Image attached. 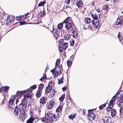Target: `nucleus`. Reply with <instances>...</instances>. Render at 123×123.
I'll list each match as a JSON object with an SVG mask.
<instances>
[{
    "label": "nucleus",
    "mask_w": 123,
    "mask_h": 123,
    "mask_svg": "<svg viewBox=\"0 0 123 123\" xmlns=\"http://www.w3.org/2000/svg\"><path fill=\"white\" fill-rule=\"evenodd\" d=\"M26 91H17L16 93V96L18 98H21L22 95L25 93Z\"/></svg>",
    "instance_id": "a211bd4d"
},
{
    "label": "nucleus",
    "mask_w": 123,
    "mask_h": 123,
    "mask_svg": "<svg viewBox=\"0 0 123 123\" xmlns=\"http://www.w3.org/2000/svg\"><path fill=\"white\" fill-rule=\"evenodd\" d=\"M15 108V109L14 111V115L16 117H17L18 115V114L20 112V110L18 108V109H16V107Z\"/></svg>",
    "instance_id": "b1692460"
},
{
    "label": "nucleus",
    "mask_w": 123,
    "mask_h": 123,
    "mask_svg": "<svg viewBox=\"0 0 123 123\" xmlns=\"http://www.w3.org/2000/svg\"><path fill=\"white\" fill-rule=\"evenodd\" d=\"M67 86H65V87H63L62 88V90L63 91H66V90L67 89Z\"/></svg>",
    "instance_id": "052dcab7"
},
{
    "label": "nucleus",
    "mask_w": 123,
    "mask_h": 123,
    "mask_svg": "<svg viewBox=\"0 0 123 123\" xmlns=\"http://www.w3.org/2000/svg\"><path fill=\"white\" fill-rule=\"evenodd\" d=\"M55 89L53 90L52 91L50 92L49 96V97L51 98L54 96L55 94Z\"/></svg>",
    "instance_id": "a878e982"
},
{
    "label": "nucleus",
    "mask_w": 123,
    "mask_h": 123,
    "mask_svg": "<svg viewBox=\"0 0 123 123\" xmlns=\"http://www.w3.org/2000/svg\"><path fill=\"white\" fill-rule=\"evenodd\" d=\"M6 19V23L8 25H10L12 23H13L15 20V17L13 16H7Z\"/></svg>",
    "instance_id": "6e6552de"
},
{
    "label": "nucleus",
    "mask_w": 123,
    "mask_h": 123,
    "mask_svg": "<svg viewBox=\"0 0 123 123\" xmlns=\"http://www.w3.org/2000/svg\"><path fill=\"white\" fill-rule=\"evenodd\" d=\"M63 22V23L66 24L65 27L69 32H71L75 27L72 20L69 17H68Z\"/></svg>",
    "instance_id": "f257e3e1"
},
{
    "label": "nucleus",
    "mask_w": 123,
    "mask_h": 123,
    "mask_svg": "<svg viewBox=\"0 0 123 123\" xmlns=\"http://www.w3.org/2000/svg\"><path fill=\"white\" fill-rule=\"evenodd\" d=\"M23 103V102H22V103L19 104L18 105V109L20 110V115L25 114L26 111L25 109L27 106V104L26 103Z\"/></svg>",
    "instance_id": "f03ea898"
},
{
    "label": "nucleus",
    "mask_w": 123,
    "mask_h": 123,
    "mask_svg": "<svg viewBox=\"0 0 123 123\" xmlns=\"http://www.w3.org/2000/svg\"><path fill=\"white\" fill-rule=\"evenodd\" d=\"M106 105L105 103L103 104L102 105H101L99 106V109H103Z\"/></svg>",
    "instance_id": "c03bdc74"
},
{
    "label": "nucleus",
    "mask_w": 123,
    "mask_h": 123,
    "mask_svg": "<svg viewBox=\"0 0 123 123\" xmlns=\"http://www.w3.org/2000/svg\"><path fill=\"white\" fill-rule=\"evenodd\" d=\"M33 90L32 89V88H31V87L30 88L28 89L27 90H24V91H25V93L26 92H28V93L29 92H31Z\"/></svg>",
    "instance_id": "49530a36"
},
{
    "label": "nucleus",
    "mask_w": 123,
    "mask_h": 123,
    "mask_svg": "<svg viewBox=\"0 0 123 123\" xmlns=\"http://www.w3.org/2000/svg\"><path fill=\"white\" fill-rule=\"evenodd\" d=\"M109 7L108 5H105L103 6V9L106 11H107Z\"/></svg>",
    "instance_id": "72a5a7b5"
},
{
    "label": "nucleus",
    "mask_w": 123,
    "mask_h": 123,
    "mask_svg": "<svg viewBox=\"0 0 123 123\" xmlns=\"http://www.w3.org/2000/svg\"><path fill=\"white\" fill-rule=\"evenodd\" d=\"M52 81H50L48 83V86H52Z\"/></svg>",
    "instance_id": "4d7b16f0"
},
{
    "label": "nucleus",
    "mask_w": 123,
    "mask_h": 123,
    "mask_svg": "<svg viewBox=\"0 0 123 123\" xmlns=\"http://www.w3.org/2000/svg\"><path fill=\"white\" fill-rule=\"evenodd\" d=\"M31 88H32V89H36L37 87V86L36 85H34L31 87Z\"/></svg>",
    "instance_id": "6e6d98bb"
},
{
    "label": "nucleus",
    "mask_w": 123,
    "mask_h": 123,
    "mask_svg": "<svg viewBox=\"0 0 123 123\" xmlns=\"http://www.w3.org/2000/svg\"><path fill=\"white\" fill-rule=\"evenodd\" d=\"M59 42L60 45L63 44L65 43L64 42V39H61L59 40Z\"/></svg>",
    "instance_id": "a18cd8bd"
},
{
    "label": "nucleus",
    "mask_w": 123,
    "mask_h": 123,
    "mask_svg": "<svg viewBox=\"0 0 123 123\" xmlns=\"http://www.w3.org/2000/svg\"><path fill=\"white\" fill-rule=\"evenodd\" d=\"M44 85L43 84L41 83L38 85V90L42 91V90L43 88Z\"/></svg>",
    "instance_id": "2f4dec72"
},
{
    "label": "nucleus",
    "mask_w": 123,
    "mask_h": 123,
    "mask_svg": "<svg viewBox=\"0 0 123 123\" xmlns=\"http://www.w3.org/2000/svg\"><path fill=\"white\" fill-rule=\"evenodd\" d=\"M68 46V43H65L61 45H59V50L61 52H63L67 48Z\"/></svg>",
    "instance_id": "ddd939ff"
},
{
    "label": "nucleus",
    "mask_w": 123,
    "mask_h": 123,
    "mask_svg": "<svg viewBox=\"0 0 123 123\" xmlns=\"http://www.w3.org/2000/svg\"><path fill=\"white\" fill-rule=\"evenodd\" d=\"M83 3L82 0H78L76 3V5L80 9H82L83 7Z\"/></svg>",
    "instance_id": "2eb2a0df"
},
{
    "label": "nucleus",
    "mask_w": 123,
    "mask_h": 123,
    "mask_svg": "<svg viewBox=\"0 0 123 123\" xmlns=\"http://www.w3.org/2000/svg\"><path fill=\"white\" fill-rule=\"evenodd\" d=\"M53 117L55 120V121L57 120L58 119V118H59V117H57L55 114H54Z\"/></svg>",
    "instance_id": "864d4df0"
},
{
    "label": "nucleus",
    "mask_w": 123,
    "mask_h": 123,
    "mask_svg": "<svg viewBox=\"0 0 123 123\" xmlns=\"http://www.w3.org/2000/svg\"><path fill=\"white\" fill-rule=\"evenodd\" d=\"M29 13H27L25 15H23L22 16V17H26L27 16V15L29 14Z\"/></svg>",
    "instance_id": "338daca9"
},
{
    "label": "nucleus",
    "mask_w": 123,
    "mask_h": 123,
    "mask_svg": "<svg viewBox=\"0 0 123 123\" xmlns=\"http://www.w3.org/2000/svg\"><path fill=\"white\" fill-rule=\"evenodd\" d=\"M92 27H93V25H92V26H88V28L91 30H93L94 29H93Z\"/></svg>",
    "instance_id": "680f3d73"
},
{
    "label": "nucleus",
    "mask_w": 123,
    "mask_h": 123,
    "mask_svg": "<svg viewBox=\"0 0 123 123\" xmlns=\"http://www.w3.org/2000/svg\"><path fill=\"white\" fill-rule=\"evenodd\" d=\"M116 95H115L112 98L110 101L108 107L106 108V111L107 112L110 111L112 110L114 106L115 101L116 98Z\"/></svg>",
    "instance_id": "7ed1b4c3"
},
{
    "label": "nucleus",
    "mask_w": 123,
    "mask_h": 123,
    "mask_svg": "<svg viewBox=\"0 0 123 123\" xmlns=\"http://www.w3.org/2000/svg\"><path fill=\"white\" fill-rule=\"evenodd\" d=\"M46 14V13L44 11V10L43 11H41L39 13L40 17H43V16L45 15Z\"/></svg>",
    "instance_id": "473e14b6"
},
{
    "label": "nucleus",
    "mask_w": 123,
    "mask_h": 123,
    "mask_svg": "<svg viewBox=\"0 0 123 123\" xmlns=\"http://www.w3.org/2000/svg\"><path fill=\"white\" fill-rule=\"evenodd\" d=\"M119 40L123 44V37H122L121 39H120Z\"/></svg>",
    "instance_id": "774afa93"
},
{
    "label": "nucleus",
    "mask_w": 123,
    "mask_h": 123,
    "mask_svg": "<svg viewBox=\"0 0 123 123\" xmlns=\"http://www.w3.org/2000/svg\"><path fill=\"white\" fill-rule=\"evenodd\" d=\"M121 35L120 34V32H119L118 34L117 35V37L119 39V40L120 39V38H121Z\"/></svg>",
    "instance_id": "e2e57ef3"
},
{
    "label": "nucleus",
    "mask_w": 123,
    "mask_h": 123,
    "mask_svg": "<svg viewBox=\"0 0 123 123\" xmlns=\"http://www.w3.org/2000/svg\"><path fill=\"white\" fill-rule=\"evenodd\" d=\"M43 74H44L43 75V76L39 80L40 81H42L43 80L46 79L47 78L45 73Z\"/></svg>",
    "instance_id": "a19ab883"
},
{
    "label": "nucleus",
    "mask_w": 123,
    "mask_h": 123,
    "mask_svg": "<svg viewBox=\"0 0 123 123\" xmlns=\"http://www.w3.org/2000/svg\"><path fill=\"white\" fill-rule=\"evenodd\" d=\"M27 116L25 114L23 115H20L19 116V117L22 119V120L25 119L27 117Z\"/></svg>",
    "instance_id": "c9c22d12"
},
{
    "label": "nucleus",
    "mask_w": 123,
    "mask_h": 123,
    "mask_svg": "<svg viewBox=\"0 0 123 123\" xmlns=\"http://www.w3.org/2000/svg\"><path fill=\"white\" fill-rule=\"evenodd\" d=\"M65 94H63L62 96L59 98V100L60 102H62L64 99L65 98Z\"/></svg>",
    "instance_id": "f704fd0d"
},
{
    "label": "nucleus",
    "mask_w": 123,
    "mask_h": 123,
    "mask_svg": "<svg viewBox=\"0 0 123 123\" xmlns=\"http://www.w3.org/2000/svg\"><path fill=\"white\" fill-rule=\"evenodd\" d=\"M92 24L93 25V28L95 29H98V28H99L101 25L100 22L99 21L98 19L95 20H92Z\"/></svg>",
    "instance_id": "0eeeda50"
},
{
    "label": "nucleus",
    "mask_w": 123,
    "mask_h": 123,
    "mask_svg": "<svg viewBox=\"0 0 123 123\" xmlns=\"http://www.w3.org/2000/svg\"><path fill=\"white\" fill-rule=\"evenodd\" d=\"M123 105V100L120 98L119 101L118 103L117 104L118 106L119 107H123L122 105Z\"/></svg>",
    "instance_id": "c756f323"
},
{
    "label": "nucleus",
    "mask_w": 123,
    "mask_h": 123,
    "mask_svg": "<svg viewBox=\"0 0 123 123\" xmlns=\"http://www.w3.org/2000/svg\"><path fill=\"white\" fill-rule=\"evenodd\" d=\"M60 62V60L59 59H57L56 62V63L55 64V68L57 66H58L59 63Z\"/></svg>",
    "instance_id": "de8ad7c7"
},
{
    "label": "nucleus",
    "mask_w": 123,
    "mask_h": 123,
    "mask_svg": "<svg viewBox=\"0 0 123 123\" xmlns=\"http://www.w3.org/2000/svg\"><path fill=\"white\" fill-rule=\"evenodd\" d=\"M16 20H21L22 19V17L21 16H17L16 17Z\"/></svg>",
    "instance_id": "8fccbe9b"
},
{
    "label": "nucleus",
    "mask_w": 123,
    "mask_h": 123,
    "mask_svg": "<svg viewBox=\"0 0 123 123\" xmlns=\"http://www.w3.org/2000/svg\"><path fill=\"white\" fill-rule=\"evenodd\" d=\"M26 24L25 21H21L20 22V25H23Z\"/></svg>",
    "instance_id": "13d9d810"
},
{
    "label": "nucleus",
    "mask_w": 123,
    "mask_h": 123,
    "mask_svg": "<svg viewBox=\"0 0 123 123\" xmlns=\"http://www.w3.org/2000/svg\"><path fill=\"white\" fill-rule=\"evenodd\" d=\"M9 87L8 86H4V92H6L7 91H8L9 90Z\"/></svg>",
    "instance_id": "5fc2aeb1"
},
{
    "label": "nucleus",
    "mask_w": 123,
    "mask_h": 123,
    "mask_svg": "<svg viewBox=\"0 0 123 123\" xmlns=\"http://www.w3.org/2000/svg\"><path fill=\"white\" fill-rule=\"evenodd\" d=\"M63 78H61L60 79H58V84H60L63 83Z\"/></svg>",
    "instance_id": "ea45409f"
},
{
    "label": "nucleus",
    "mask_w": 123,
    "mask_h": 123,
    "mask_svg": "<svg viewBox=\"0 0 123 123\" xmlns=\"http://www.w3.org/2000/svg\"><path fill=\"white\" fill-rule=\"evenodd\" d=\"M112 118L107 116H105L103 118L101 122L102 123H112Z\"/></svg>",
    "instance_id": "f8f14e48"
},
{
    "label": "nucleus",
    "mask_w": 123,
    "mask_h": 123,
    "mask_svg": "<svg viewBox=\"0 0 123 123\" xmlns=\"http://www.w3.org/2000/svg\"><path fill=\"white\" fill-rule=\"evenodd\" d=\"M89 14L91 15V17L93 19V20H95L98 19V15L95 13L90 12Z\"/></svg>",
    "instance_id": "412c9836"
},
{
    "label": "nucleus",
    "mask_w": 123,
    "mask_h": 123,
    "mask_svg": "<svg viewBox=\"0 0 123 123\" xmlns=\"http://www.w3.org/2000/svg\"><path fill=\"white\" fill-rule=\"evenodd\" d=\"M111 115L112 117H114L117 115L116 111L114 109H112L111 111Z\"/></svg>",
    "instance_id": "aec40b11"
},
{
    "label": "nucleus",
    "mask_w": 123,
    "mask_h": 123,
    "mask_svg": "<svg viewBox=\"0 0 123 123\" xmlns=\"http://www.w3.org/2000/svg\"><path fill=\"white\" fill-rule=\"evenodd\" d=\"M72 62L70 60H68L67 62V64L68 66V67H70L72 64Z\"/></svg>",
    "instance_id": "37998d69"
},
{
    "label": "nucleus",
    "mask_w": 123,
    "mask_h": 123,
    "mask_svg": "<svg viewBox=\"0 0 123 123\" xmlns=\"http://www.w3.org/2000/svg\"><path fill=\"white\" fill-rule=\"evenodd\" d=\"M120 0H113V3L114 4H116L119 2Z\"/></svg>",
    "instance_id": "3c124183"
},
{
    "label": "nucleus",
    "mask_w": 123,
    "mask_h": 123,
    "mask_svg": "<svg viewBox=\"0 0 123 123\" xmlns=\"http://www.w3.org/2000/svg\"><path fill=\"white\" fill-rule=\"evenodd\" d=\"M14 99H9L8 101V109L11 108L13 109L15 108V104L14 103Z\"/></svg>",
    "instance_id": "4468645a"
},
{
    "label": "nucleus",
    "mask_w": 123,
    "mask_h": 123,
    "mask_svg": "<svg viewBox=\"0 0 123 123\" xmlns=\"http://www.w3.org/2000/svg\"><path fill=\"white\" fill-rule=\"evenodd\" d=\"M123 19H121L119 17L117 18L115 23L114 24V27L117 29L119 28L121 29V27L123 26Z\"/></svg>",
    "instance_id": "20e7f679"
},
{
    "label": "nucleus",
    "mask_w": 123,
    "mask_h": 123,
    "mask_svg": "<svg viewBox=\"0 0 123 123\" xmlns=\"http://www.w3.org/2000/svg\"><path fill=\"white\" fill-rule=\"evenodd\" d=\"M63 106L60 105L56 108V112H60L61 113L63 108Z\"/></svg>",
    "instance_id": "4be33fe9"
},
{
    "label": "nucleus",
    "mask_w": 123,
    "mask_h": 123,
    "mask_svg": "<svg viewBox=\"0 0 123 123\" xmlns=\"http://www.w3.org/2000/svg\"><path fill=\"white\" fill-rule=\"evenodd\" d=\"M52 87L48 86L45 89V92L48 93L52 89Z\"/></svg>",
    "instance_id": "393cba45"
},
{
    "label": "nucleus",
    "mask_w": 123,
    "mask_h": 123,
    "mask_svg": "<svg viewBox=\"0 0 123 123\" xmlns=\"http://www.w3.org/2000/svg\"><path fill=\"white\" fill-rule=\"evenodd\" d=\"M63 70L62 66H60L57 69L54 68L53 70H50V71L55 75L58 76L61 74Z\"/></svg>",
    "instance_id": "39448f33"
},
{
    "label": "nucleus",
    "mask_w": 123,
    "mask_h": 123,
    "mask_svg": "<svg viewBox=\"0 0 123 123\" xmlns=\"http://www.w3.org/2000/svg\"><path fill=\"white\" fill-rule=\"evenodd\" d=\"M46 3V1L45 0L42 1L40 2L38 5V6H43L44 4Z\"/></svg>",
    "instance_id": "e433bc0d"
},
{
    "label": "nucleus",
    "mask_w": 123,
    "mask_h": 123,
    "mask_svg": "<svg viewBox=\"0 0 123 123\" xmlns=\"http://www.w3.org/2000/svg\"><path fill=\"white\" fill-rule=\"evenodd\" d=\"M34 121V119L33 117H31L27 121L26 123H33Z\"/></svg>",
    "instance_id": "7c9ffc66"
},
{
    "label": "nucleus",
    "mask_w": 123,
    "mask_h": 123,
    "mask_svg": "<svg viewBox=\"0 0 123 123\" xmlns=\"http://www.w3.org/2000/svg\"><path fill=\"white\" fill-rule=\"evenodd\" d=\"M42 91L37 90L36 93V96L38 99L41 96Z\"/></svg>",
    "instance_id": "5701e85b"
},
{
    "label": "nucleus",
    "mask_w": 123,
    "mask_h": 123,
    "mask_svg": "<svg viewBox=\"0 0 123 123\" xmlns=\"http://www.w3.org/2000/svg\"><path fill=\"white\" fill-rule=\"evenodd\" d=\"M75 41L74 40L72 39L71 41H70V46H73L74 45Z\"/></svg>",
    "instance_id": "09e8293b"
},
{
    "label": "nucleus",
    "mask_w": 123,
    "mask_h": 123,
    "mask_svg": "<svg viewBox=\"0 0 123 123\" xmlns=\"http://www.w3.org/2000/svg\"><path fill=\"white\" fill-rule=\"evenodd\" d=\"M95 113L93 111V109L88 110V117L90 118V119L93 120H94L95 118Z\"/></svg>",
    "instance_id": "9d476101"
},
{
    "label": "nucleus",
    "mask_w": 123,
    "mask_h": 123,
    "mask_svg": "<svg viewBox=\"0 0 123 123\" xmlns=\"http://www.w3.org/2000/svg\"><path fill=\"white\" fill-rule=\"evenodd\" d=\"M31 95L30 93H28L27 94L24 96V99L22 100V102H23V103H25V99L28 98H29L31 97Z\"/></svg>",
    "instance_id": "6ab92c4d"
},
{
    "label": "nucleus",
    "mask_w": 123,
    "mask_h": 123,
    "mask_svg": "<svg viewBox=\"0 0 123 123\" xmlns=\"http://www.w3.org/2000/svg\"><path fill=\"white\" fill-rule=\"evenodd\" d=\"M63 26V23H61L58 24L57 25V27L58 29H62Z\"/></svg>",
    "instance_id": "4c0bfd02"
},
{
    "label": "nucleus",
    "mask_w": 123,
    "mask_h": 123,
    "mask_svg": "<svg viewBox=\"0 0 123 123\" xmlns=\"http://www.w3.org/2000/svg\"><path fill=\"white\" fill-rule=\"evenodd\" d=\"M47 101V98L45 96L42 97L40 99L39 102L40 103V108L41 107H43V105H45Z\"/></svg>",
    "instance_id": "9b49d317"
},
{
    "label": "nucleus",
    "mask_w": 123,
    "mask_h": 123,
    "mask_svg": "<svg viewBox=\"0 0 123 123\" xmlns=\"http://www.w3.org/2000/svg\"><path fill=\"white\" fill-rule=\"evenodd\" d=\"M76 114V113H75L74 114H71L70 116H68L69 119L73 120L74 118H75Z\"/></svg>",
    "instance_id": "c85d7f7f"
},
{
    "label": "nucleus",
    "mask_w": 123,
    "mask_h": 123,
    "mask_svg": "<svg viewBox=\"0 0 123 123\" xmlns=\"http://www.w3.org/2000/svg\"><path fill=\"white\" fill-rule=\"evenodd\" d=\"M40 120L41 121H42L43 122H47V118H46V116L44 117H43L41 118L40 119Z\"/></svg>",
    "instance_id": "58836bf2"
},
{
    "label": "nucleus",
    "mask_w": 123,
    "mask_h": 123,
    "mask_svg": "<svg viewBox=\"0 0 123 123\" xmlns=\"http://www.w3.org/2000/svg\"><path fill=\"white\" fill-rule=\"evenodd\" d=\"M84 21L85 22H86L87 24H90L91 22H92V21L91 20V19L89 18H86L85 19Z\"/></svg>",
    "instance_id": "cd10ccee"
},
{
    "label": "nucleus",
    "mask_w": 123,
    "mask_h": 123,
    "mask_svg": "<svg viewBox=\"0 0 123 123\" xmlns=\"http://www.w3.org/2000/svg\"><path fill=\"white\" fill-rule=\"evenodd\" d=\"M4 99H3V101L1 103L0 105H3L4 104Z\"/></svg>",
    "instance_id": "69168bd1"
},
{
    "label": "nucleus",
    "mask_w": 123,
    "mask_h": 123,
    "mask_svg": "<svg viewBox=\"0 0 123 123\" xmlns=\"http://www.w3.org/2000/svg\"><path fill=\"white\" fill-rule=\"evenodd\" d=\"M55 105L54 101L53 99L47 102L46 104V107L49 110L51 109L55 106Z\"/></svg>",
    "instance_id": "1a4fd4ad"
},
{
    "label": "nucleus",
    "mask_w": 123,
    "mask_h": 123,
    "mask_svg": "<svg viewBox=\"0 0 123 123\" xmlns=\"http://www.w3.org/2000/svg\"><path fill=\"white\" fill-rule=\"evenodd\" d=\"M60 32L58 30H57L55 31V33L53 34V37L54 39H55L57 41L59 37H60Z\"/></svg>",
    "instance_id": "dca6fc26"
},
{
    "label": "nucleus",
    "mask_w": 123,
    "mask_h": 123,
    "mask_svg": "<svg viewBox=\"0 0 123 123\" xmlns=\"http://www.w3.org/2000/svg\"><path fill=\"white\" fill-rule=\"evenodd\" d=\"M54 114L51 112H48L45 114V116L47 117V121L48 123H52L54 120L53 118Z\"/></svg>",
    "instance_id": "423d86ee"
},
{
    "label": "nucleus",
    "mask_w": 123,
    "mask_h": 123,
    "mask_svg": "<svg viewBox=\"0 0 123 123\" xmlns=\"http://www.w3.org/2000/svg\"><path fill=\"white\" fill-rule=\"evenodd\" d=\"M40 120V118L39 117H38L37 119V120H34V122L35 123H37V122H38L39 121V120Z\"/></svg>",
    "instance_id": "0e129e2a"
},
{
    "label": "nucleus",
    "mask_w": 123,
    "mask_h": 123,
    "mask_svg": "<svg viewBox=\"0 0 123 123\" xmlns=\"http://www.w3.org/2000/svg\"><path fill=\"white\" fill-rule=\"evenodd\" d=\"M61 113L60 112H56V113L55 114L56 115L57 117H58L59 118L60 117L61 115Z\"/></svg>",
    "instance_id": "603ef678"
},
{
    "label": "nucleus",
    "mask_w": 123,
    "mask_h": 123,
    "mask_svg": "<svg viewBox=\"0 0 123 123\" xmlns=\"http://www.w3.org/2000/svg\"><path fill=\"white\" fill-rule=\"evenodd\" d=\"M72 34V36L74 38H77L79 34L76 28L75 27L73 30L71 32Z\"/></svg>",
    "instance_id": "f3484780"
},
{
    "label": "nucleus",
    "mask_w": 123,
    "mask_h": 123,
    "mask_svg": "<svg viewBox=\"0 0 123 123\" xmlns=\"http://www.w3.org/2000/svg\"><path fill=\"white\" fill-rule=\"evenodd\" d=\"M70 35L69 34H66L65 35L64 38L65 40H69L70 38Z\"/></svg>",
    "instance_id": "bb28decb"
},
{
    "label": "nucleus",
    "mask_w": 123,
    "mask_h": 123,
    "mask_svg": "<svg viewBox=\"0 0 123 123\" xmlns=\"http://www.w3.org/2000/svg\"><path fill=\"white\" fill-rule=\"evenodd\" d=\"M120 108L119 109V112L120 115H123V107H120Z\"/></svg>",
    "instance_id": "79ce46f5"
},
{
    "label": "nucleus",
    "mask_w": 123,
    "mask_h": 123,
    "mask_svg": "<svg viewBox=\"0 0 123 123\" xmlns=\"http://www.w3.org/2000/svg\"><path fill=\"white\" fill-rule=\"evenodd\" d=\"M71 0H66L65 1V3L67 4H69Z\"/></svg>",
    "instance_id": "bf43d9fd"
}]
</instances>
